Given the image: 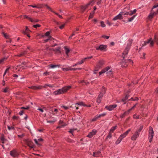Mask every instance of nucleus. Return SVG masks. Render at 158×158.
Returning <instances> with one entry per match:
<instances>
[{
    "instance_id": "nucleus-49",
    "label": "nucleus",
    "mask_w": 158,
    "mask_h": 158,
    "mask_svg": "<svg viewBox=\"0 0 158 158\" xmlns=\"http://www.w3.org/2000/svg\"><path fill=\"white\" fill-rule=\"evenodd\" d=\"M37 6V8H41L42 7V5L41 4H38L36 5Z\"/></svg>"
},
{
    "instance_id": "nucleus-53",
    "label": "nucleus",
    "mask_w": 158,
    "mask_h": 158,
    "mask_svg": "<svg viewBox=\"0 0 158 158\" xmlns=\"http://www.w3.org/2000/svg\"><path fill=\"white\" fill-rule=\"evenodd\" d=\"M136 104L135 105H134L131 109H130L129 110H128V113H129V112L131 111V110H132V109H133L136 106Z\"/></svg>"
},
{
    "instance_id": "nucleus-60",
    "label": "nucleus",
    "mask_w": 158,
    "mask_h": 158,
    "mask_svg": "<svg viewBox=\"0 0 158 158\" xmlns=\"http://www.w3.org/2000/svg\"><path fill=\"white\" fill-rule=\"evenodd\" d=\"M101 101V99L98 98L97 102L98 103H100Z\"/></svg>"
},
{
    "instance_id": "nucleus-35",
    "label": "nucleus",
    "mask_w": 158,
    "mask_h": 158,
    "mask_svg": "<svg viewBox=\"0 0 158 158\" xmlns=\"http://www.w3.org/2000/svg\"><path fill=\"white\" fill-rule=\"evenodd\" d=\"M135 17V15H134L133 16H132L131 18H129L128 21V22H131L134 19Z\"/></svg>"
},
{
    "instance_id": "nucleus-52",
    "label": "nucleus",
    "mask_w": 158,
    "mask_h": 158,
    "mask_svg": "<svg viewBox=\"0 0 158 158\" xmlns=\"http://www.w3.org/2000/svg\"><path fill=\"white\" fill-rule=\"evenodd\" d=\"M136 104L135 105H134L131 109H130L129 110H128V113H129V112L131 111V110H132V109H133L136 106Z\"/></svg>"
},
{
    "instance_id": "nucleus-12",
    "label": "nucleus",
    "mask_w": 158,
    "mask_h": 158,
    "mask_svg": "<svg viewBox=\"0 0 158 158\" xmlns=\"http://www.w3.org/2000/svg\"><path fill=\"white\" fill-rule=\"evenodd\" d=\"M110 69V67L108 66L105 68L104 69L102 70L101 72H99V75H101L102 73H105Z\"/></svg>"
},
{
    "instance_id": "nucleus-63",
    "label": "nucleus",
    "mask_w": 158,
    "mask_h": 158,
    "mask_svg": "<svg viewBox=\"0 0 158 158\" xmlns=\"http://www.w3.org/2000/svg\"><path fill=\"white\" fill-rule=\"evenodd\" d=\"M100 115L102 117H104V116H105L106 115V114L105 113H103L102 114H101Z\"/></svg>"
},
{
    "instance_id": "nucleus-62",
    "label": "nucleus",
    "mask_w": 158,
    "mask_h": 158,
    "mask_svg": "<svg viewBox=\"0 0 158 158\" xmlns=\"http://www.w3.org/2000/svg\"><path fill=\"white\" fill-rule=\"evenodd\" d=\"M49 34H50L49 31H47L45 33V35L46 36H48L49 35Z\"/></svg>"
},
{
    "instance_id": "nucleus-57",
    "label": "nucleus",
    "mask_w": 158,
    "mask_h": 158,
    "mask_svg": "<svg viewBox=\"0 0 158 158\" xmlns=\"http://www.w3.org/2000/svg\"><path fill=\"white\" fill-rule=\"evenodd\" d=\"M102 37L103 38H106V39H108L109 38V36H106L105 35H103L102 36Z\"/></svg>"
},
{
    "instance_id": "nucleus-64",
    "label": "nucleus",
    "mask_w": 158,
    "mask_h": 158,
    "mask_svg": "<svg viewBox=\"0 0 158 158\" xmlns=\"http://www.w3.org/2000/svg\"><path fill=\"white\" fill-rule=\"evenodd\" d=\"M37 110L40 111V112H44L43 110L41 108H38Z\"/></svg>"
},
{
    "instance_id": "nucleus-21",
    "label": "nucleus",
    "mask_w": 158,
    "mask_h": 158,
    "mask_svg": "<svg viewBox=\"0 0 158 158\" xmlns=\"http://www.w3.org/2000/svg\"><path fill=\"white\" fill-rule=\"evenodd\" d=\"M129 97V96L128 95H127L125 98H123L122 99V101L124 102V104H125L126 103V101L128 99Z\"/></svg>"
},
{
    "instance_id": "nucleus-27",
    "label": "nucleus",
    "mask_w": 158,
    "mask_h": 158,
    "mask_svg": "<svg viewBox=\"0 0 158 158\" xmlns=\"http://www.w3.org/2000/svg\"><path fill=\"white\" fill-rule=\"evenodd\" d=\"M94 13L95 11L94 10H93L90 13L89 17V19L92 18L93 17Z\"/></svg>"
},
{
    "instance_id": "nucleus-13",
    "label": "nucleus",
    "mask_w": 158,
    "mask_h": 158,
    "mask_svg": "<svg viewBox=\"0 0 158 158\" xmlns=\"http://www.w3.org/2000/svg\"><path fill=\"white\" fill-rule=\"evenodd\" d=\"M27 145L31 148H33V143L31 141L29 140H27L26 141Z\"/></svg>"
},
{
    "instance_id": "nucleus-11",
    "label": "nucleus",
    "mask_w": 158,
    "mask_h": 158,
    "mask_svg": "<svg viewBox=\"0 0 158 158\" xmlns=\"http://www.w3.org/2000/svg\"><path fill=\"white\" fill-rule=\"evenodd\" d=\"M149 130V138H153V137L154 131L152 127H150Z\"/></svg>"
},
{
    "instance_id": "nucleus-42",
    "label": "nucleus",
    "mask_w": 158,
    "mask_h": 158,
    "mask_svg": "<svg viewBox=\"0 0 158 158\" xmlns=\"http://www.w3.org/2000/svg\"><path fill=\"white\" fill-rule=\"evenodd\" d=\"M98 118L96 116H95L91 120V122H94L96 121Z\"/></svg>"
},
{
    "instance_id": "nucleus-28",
    "label": "nucleus",
    "mask_w": 158,
    "mask_h": 158,
    "mask_svg": "<svg viewBox=\"0 0 158 158\" xmlns=\"http://www.w3.org/2000/svg\"><path fill=\"white\" fill-rule=\"evenodd\" d=\"M116 127H117V126H114V127H112L110 129V132H111V133H113L114 131L116 129Z\"/></svg>"
},
{
    "instance_id": "nucleus-44",
    "label": "nucleus",
    "mask_w": 158,
    "mask_h": 158,
    "mask_svg": "<svg viewBox=\"0 0 158 158\" xmlns=\"http://www.w3.org/2000/svg\"><path fill=\"white\" fill-rule=\"evenodd\" d=\"M41 26V25L40 24H36L35 25H34L33 27L35 28H37V27H40Z\"/></svg>"
},
{
    "instance_id": "nucleus-58",
    "label": "nucleus",
    "mask_w": 158,
    "mask_h": 158,
    "mask_svg": "<svg viewBox=\"0 0 158 158\" xmlns=\"http://www.w3.org/2000/svg\"><path fill=\"white\" fill-rule=\"evenodd\" d=\"M22 54V55H24L27 53V51H26L24 52H21Z\"/></svg>"
},
{
    "instance_id": "nucleus-18",
    "label": "nucleus",
    "mask_w": 158,
    "mask_h": 158,
    "mask_svg": "<svg viewBox=\"0 0 158 158\" xmlns=\"http://www.w3.org/2000/svg\"><path fill=\"white\" fill-rule=\"evenodd\" d=\"M76 105L77 106H87V105L85 104L83 102H79L77 103L76 104Z\"/></svg>"
},
{
    "instance_id": "nucleus-36",
    "label": "nucleus",
    "mask_w": 158,
    "mask_h": 158,
    "mask_svg": "<svg viewBox=\"0 0 158 158\" xmlns=\"http://www.w3.org/2000/svg\"><path fill=\"white\" fill-rule=\"evenodd\" d=\"M125 63L129 62V63H130L131 64H132L133 63V62L132 61V60L130 59L126 60V61H125Z\"/></svg>"
},
{
    "instance_id": "nucleus-33",
    "label": "nucleus",
    "mask_w": 158,
    "mask_h": 158,
    "mask_svg": "<svg viewBox=\"0 0 158 158\" xmlns=\"http://www.w3.org/2000/svg\"><path fill=\"white\" fill-rule=\"evenodd\" d=\"M105 90H106L105 88L102 87L100 93L104 94L105 93Z\"/></svg>"
},
{
    "instance_id": "nucleus-20",
    "label": "nucleus",
    "mask_w": 158,
    "mask_h": 158,
    "mask_svg": "<svg viewBox=\"0 0 158 158\" xmlns=\"http://www.w3.org/2000/svg\"><path fill=\"white\" fill-rule=\"evenodd\" d=\"M110 69L108 71L106 72L108 76L111 75L113 73V71L112 69H110Z\"/></svg>"
},
{
    "instance_id": "nucleus-17",
    "label": "nucleus",
    "mask_w": 158,
    "mask_h": 158,
    "mask_svg": "<svg viewBox=\"0 0 158 158\" xmlns=\"http://www.w3.org/2000/svg\"><path fill=\"white\" fill-rule=\"evenodd\" d=\"M104 62L103 60H100L99 61L97 65L99 67L101 68L102 66L104 64Z\"/></svg>"
},
{
    "instance_id": "nucleus-54",
    "label": "nucleus",
    "mask_w": 158,
    "mask_h": 158,
    "mask_svg": "<svg viewBox=\"0 0 158 158\" xmlns=\"http://www.w3.org/2000/svg\"><path fill=\"white\" fill-rule=\"evenodd\" d=\"M136 104L135 105H134L131 109H130L129 110H128V113H129V112L131 111V110H132V109H133L136 106Z\"/></svg>"
},
{
    "instance_id": "nucleus-48",
    "label": "nucleus",
    "mask_w": 158,
    "mask_h": 158,
    "mask_svg": "<svg viewBox=\"0 0 158 158\" xmlns=\"http://www.w3.org/2000/svg\"><path fill=\"white\" fill-rule=\"evenodd\" d=\"M34 141H35V143L37 144L38 145H41V144H40V143H38V142H38V140H37L36 139H34Z\"/></svg>"
},
{
    "instance_id": "nucleus-5",
    "label": "nucleus",
    "mask_w": 158,
    "mask_h": 158,
    "mask_svg": "<svg viewBox=\"0 0 158 158\" xmlns=\"http://www.w3.org/2000/svg\"><path fill=\"white\" fill-rule=\"evenodd\" d=\"M93 0L89 2L85 6H82L81 7V10L82 12H84L85 10L89 6L91 5H93Z\"/></svg>"
},
{
    "instance_id": "nucleus-23",
    "label": "nucleus",
    "mask_w": 158,
    "mask_h": 158,
    "mask_svg": "<svg viewBox=\"0 0 158 158\" xmlns=\"http://www.w3.org/2000/svg\"><path fill=\"white\" fill-rule=\"evenodd\" d=\"M155 41L158 44V33L156 34L154 36Z\"/></svg>"
},
{
    "instance_id": "nucleus-34",
    "label": "nucleus",
    "mask_w": 158,
    "mask_h": 158,
    "mask_svg": "<svg viewBox=\"0 0 158 158\" xmlns=\"http://www.w3.org/2000/svg\"><path fill=\"white\" fill-rule=\"evenodd\" d=\"M30 21L32 22H37L39 21V20L38 19H32L31 18Z\"/></svg>"
},
{
    "instance_id": "nucleus-26",
    "label": "nucleus",
    "mask_w": 158,
    "mask_h": 158,
    "mask_svg": "<svg viewBox=\"0 0 158 158\" xmlns=\"http://www.w3.org/2000/svg\"><path fill=\"white\" fill-rule=\"evenodd\" d=\"M10 89L8 87H6L3 90V92L4 93H9Z\"/></svg>"
},
{
    "instance_id": "nucleus-50",
    "label": "nucleus",
    "mask_w": 158,
    "mask_h": 158,
    "mask_svg": "<svg viewBox=\"0 0 158 158\" xmlns=\"http://www.w3.org/2000/svg\"><path fill=\"white\" fill-rule=\"evenodd\" d=\"M65 25V23L62 24V25H61V26H60L59 27L60 28V29H63V28L64 27Z\"/></svg>"
},
{
    "instance_id": "nucleus-32",
    "label": "nucleus",
    "mask_w": 158,
    "mask_h": 158,
    "mask_svg": "<svg viewBox=\"0 0 158 158\" xmlns=\"http://www.w3.org/2000/svg\"><path fill=\"white\" fill-rule=\"evenodd\" d=\"M111 133L110 132L109 133L108 135H107L106 138V139H110L112 137L111 135Z\"/></svg>"
},
{
    "instance_id": "nucleus-2",
    "label": "nucleus",
    "mask_w": 158,
    "mask_h": 158,
    "mask_svg": "<svg viewBox=\"0 0 158 158\" xmlns=\"http://www.w3.org/2000/svg\"><path fill=\"white\" fill-rule=\"evenodd\" d=\"M132 42V40H129L128 43H127V46L126 48L123 53L124 55H127V54L129 50L130 47L131 45V44Z\"/></svg>"
},
{
    "instance_id": "nucleus-15",
    "label": "nucleus",
    "mask_w": 158,
    "mask_h": 158,
    "mask_svg": "<svg viewBox=\"0 0 158 158\" xmlns=\"http://www.w3.org/2000/svg\"><path fill=\"white\" fill-rule=\"evenodd\" d=\"M158 13V9L157 11L156 12H155L154 11L152 12L151 13H150V14L148 16V17H149V19H152L153 18V16L155 14H157Z\"/></svg>"
},
{
    "instance_id": "nucleus-3",
    "label": "nucleus",
    "mask_w": 158,
    "mask_h": 158,
    "mask_svg": "<svg viewBox=\"0 0 158 158\" xmlns=\"http://www.w3.org/2000/svg\"><path fill=\"white\" fill-rule=\"evenodd\" d=\"M154 43V41L152 40V38H150L144 42V43L142 44V47L147 45L148 44H149L150 47H152Z\"/></svg>"
},
{
    "instance_id": "nucleus-56",
    "label": "nucleus",
    "mask_w": 158,
    "mask_h": 158,
    "mask_svg": "<svg viewBox=\"0 0 158 158\" xmlns=\"http://www.w3.org/2000/svg\"><path fill=\"white\" fill-rule=\"evenodd\" d=\"M59 124L60 125H62L66 124L65 123H64L62 121L60 120L59 122Z\"/></svg>"
},
{
    "instance_id": "nucleus-4",
    "label": "nucleus",
    "mask_w": 158,
    "mask_h": 158,
    "mask_svg": "<svg viewBox=\"0 0 158 158\" xmlns=\"http://www.w3.org/2000/svg\"><path fill=\"white\" fill-rule=\"evenodd\" d=\"M107 47V46L106 45L102 44L99 46H96L95 48L97 50H100L102 51H105Z\"/></svg>"
},
{
    "instance_id": "nucleus-47",
    "label": "nucleus",
    "mask_w": 158,
    "mask_h": 158,
    "mask_svg": "<svg viewBox=\"0 0 158 158\" xmlns=\"http://www.w3.org/2000/svg\"><path fill=\"white\" fill-rule=\"evenodd\" d=\"M34 141H35V143L37 144L38 145H41V144H40V143H38V142H38V140H37L36 139H34Z\"/></svg>"
},
{
    "instance_id": "nucleus-38",
    "label": "nucleus",
    "mask_w": 158,
    "mask_h": 158,
    "mask_svg": "<svg viewBox=\"0 0 158 158\" xmlns=\"http://www.w3.org/2000/svg\"><path fill=\"white\" fill-rule=\"evenodd\" d=\"M101 68L100 67H98V66L97 65V66H96V67L95 68V69L94 70V71H96V72H98V70H99V69H100Z\"/></svg>"
},
{
    "instance_id": "nucleus-45",
    "label": "nucleus",
    "mask_w": 158,
    "mask_h": 158,
    "mask_svg": "<svg viewBox=\"0 0 158 158\" xmlns=\"http://www.w3.org/2000/svg\"><path fill=\"white\" fill-rule=\"evenodd\" d=\"M52 37L51 36L49 37V38L44 40V41L45 43L47 42L48 40H51Z\"/></svg>"
},
{
    "instance_id": "nucleus-40",
    "label": "nucleus",
    "mask_w": 158,
    "mask_h": 158,
    "mask_svg": "<svg viewBox=\"0 0 158 158\" xmlns=\"http://www.w3.org/2000/svg\"><path fill=\"white\" fill-rule=\"evenodd\" d=\"M103 94L100 93V94L98 96V98L101 99L103 97Z\"/></svg>"
},
{
    "instance_id": "nucleus-31",
    "label": "nucleus",
    "mask_w": 158,
    "mask_h": 158,
    "mask_svg": "<svg viewBox=\"0 0 158 158\" xmlns=\"http://www.w3.org/2000/svg\"><path fill=\"white\" fill-rule=\"evenodd\" d=\"M143 126L142 125L140 126L139 128L136 131H138V132L140 133V132L143 129Z\"/></svg>"
},
{
    "instance_id": "nucleus-19",
    "label": "nucleus",
    "mask_w": 158,
    "mask_h": 158,
    "mask_svg": "<svg viewBox=\"0 0 158 158\" xmlns=\"http://www.w3.org/2000/svg\"><path fill=\"white\" fill-rule=\"evenodd\" d=\"M54 51H55L56 52L59 53H60L61 52L60 51V47H58L57 48H56L54 49Z\"/></svg>"
},
{
    "instance_id": "nucleus-6",
    "label": "nucleus",
    "mask_w": 158,
    "mask_h": 158,
    "mask_svg": "<svg viewBox=\"0 0 158 158\" xmlns=\"http://www.w3.org/2000/svg\"><path fill=\"white\" fill-rule=\"evenodd\" d=\"M123 15V13L121 12L118 15L114 17L113 19V20L115 21L118 19H122L123 18V17L122 16Z\"/></svg>"
},
{
    "instance_id": "nucleus-9",
    "label": "nucleus",
    "mask_w": 158,
    "mask_h": 158,
    "mask_svg": "<svg viewBox=\"0 0 158 158\" xmlns=\"http://www.w3.org/2000/svg\"><path fill=\"white\" fill-rule=\"evenodd\" d=\"M97 132V131L96 130L94 129L91 132H90L88 135H87V137L89 138H91L92 136L95 135Z\"/></svg>"
},
{
    "instance_id": "nucleus-39",
    "label": "nucleus",
    "mask_w": 158,
    "mask_h": 158,
    "mask_svg": "<svg viewBox=\"0 0 158 158\" xmlns=\"http://www.w3.org/2000/svg\"><path fill=\"white\" fill-rule=\"evenodd\" d=\"M133 117L134 118L138 119L139 118V115H137L136 114H135L133 115Z\"/></svg>"
},
{
    "instance_id": "nucleus-51",
    "label": "nucleus",
    "mask_w": 158,
    "mask_h": 158,
    "mask_svg": "<svg viewBox=\"0 0 158 158\" xmlns=\"http://www.w3.org/2000/svg\"><path fill=\"white\" fill-rule=\"evenodd\" d=\"M23 33L25 35H27V36L28 37H30V36L28 34H27V32H26V31H23Z\"/></svg>"
},
{
    "instance_id": "nucleus-55",
    "label": "nucleus",
    "mask_w": 158,
    "mask_h": 158,
    "mask_svg": "<svg viewBox=\"0 0 158 158\" xmlns=\"http://www.w3.org/2000/svg\"><path fill=\"white\" fill-rule=\"evenodd\" d=\"M61 108H64V109L65 110H67V109H68L69 108L68 107L64 106H61Z\"/></svg>"
},
{
    "instance_id": "nucleus-46",
    "label": "nucleus",
    "mask_w": 158,
    "mask_h": 158,
    "mask_svg": "<svg viewBox=\"0 0 158 158\" xmlns=\"http://www.w3.org/2000/svg\"><path fill=\"white\" fill-rule=\"evenodd\" d=\"M66 125V124H64V125H63L58 126L57 127V128H60L62 127H64Z\"/></svg>"
},
{
    "instance_id": "nucleus-25",
    "label": "nucleus",
    "mask_w": 158,
    "mask_h": 158,
    "mask_svg": "<svg viewBox=\"0 0 158 158\" xmlns=\"http://www.w3.org/2000/svg\"><path fill=\"white\" fill-rule=\"evenodd\" d=\"M86 59H87V58H85L82 59V60H81L79 62L77 63V64H78V65L81 64H82V63H83L84 62V61Z\"/></svg>"
},
{
    "instance_id": "nucleus-43",
    "label": "nucleus",
    "mask_w": 158,
    "mask_h": 158,
    "mask_svg": "<svg viewBox=\"0 0 158 158\" xmlns=\"http://www.w3.org/2000/svg\"><path fill=\"white\" fill-rule=\"evenodd\" d=\"M101 26L103 27L106 26L105 24L104 23V22L103 21H101Z\"/></svg>"
},
{
    "instance_id": "nucleus-22",
    "label": "nucleus",
    "mask_w": 158,
    "mask_h": 158,
    "mask_svg": "<svg viewBox=\"0 0 158 158\" xmlns=\"http://www.w3.org/2000/svg\"><path fill=\"white\" fill-rule=\"evenodd\" d=\"M64 48L65 50L66 54L67 55V56H69L68 53L69 52H70V50L68 48H67V47H66L65 46H64Z\"/></svg>"
},
{
    "instance_id": "nucleus-10",
    "label": "nucleus",
    "mask_w": 158,
    "mask_h": 158,
    "mask_svg": "<svg viewBox=\"0 0 158 158\" xmlns=\"http://www.w3.org/2000/svg\"><path fill=\"white\" fill-rule=\"evenodd\" d=\"M117 106L116 104H114L113 105H110L109 106H106L105 107V108L109 111H111L114 108H115Z\"/></svg>"
},
{
    "instance_id": "nucleus-16",
    "label": "nucleus",
    "mask_w": 158,
    "mask_h": 158,
    "mask_svg": "<svg viewBox=\"0 0 158 158\" xmlns=\"http://www.w3.org/2000/svg\"><path fill=\"white\" fill-rule=\"evenodd\" d=\"M101 152L100 151H98L97 152H93V156L94 157H98L100 156L101 155V154L100 153Z\"/></svg>"
},
{
    "instance_id": "nucleus-61",
    "label": "nucleus",
    "mask_w": 158,
    "mask_h": 158,
    "mask_svg": "<svg viewBox=\"0 0 158 158\" xmlns=\"http://www.w3.org/2000/svg\"><path fill=\"white\" fill-rule=\"evenodd\" d=\"M145 55H146V54H145V53H143V55H142L143 56L142 57L141 56V58H142V59H145Z\"/></svg>"
},
{
    "instance_id": "nucleus-14",
    "label": "nucleus",
    "mask_w": 158,
    "mask_h": 158,
    "mask_svg": "<svg viewBox=\"0 0 158 158\" xmlns=\"http://www.w3.org/2000/svg\"><path fill=\"white\" fill-rule=\"evenodd\" d=\"M29 88L34 90H37L41 89L42 88V86H34L31 87H29Z\"/></svg>"
},
{
    "instance_id": "nucleus-30",
    "label": "nucleus",
    "mask_w": 158,
    "mask_h": 158,
    "mask_svg": "<svg viewBox=\"0 0 158 158\" xmlns=\"http://www.w3.org/2000/svg\"><path fill=\"white\" fill-rule=\"evenodd\" d=\"M49 66H50V68H51L52 69H53V68H55L57 67H59V65H49Z\"/></svg>"
},
{
    "instance_id": "nucleus-24",
    "label": "nucleus",
    "mask_w": 158,
    "mask_h": 158,
    "mask_svg": "<svg viewBox=\"0 0 158 158\" xmlns=\"http://www.w3.org/2000/svg\"><path fill=\"white\" fill-rule=\"evenodd\" d=\"M131 130L130 129L128 130L123 134H122L121 135H122L123 136L124 138L128 134V133Z\"/></svg>"
},
{
    "instance_id": "nucleus-8",
    "label": "nucleus",
    "mask_w": 158,
    "mask_h": 158,
    "mask_svg": "<svg viewBox=\"0 0 158 158\" xmlns=\"http://www.w3.org/2000/svg\"><path fill=\"white\" fill-rule=\"evenodd\" d=\"M139 133L136 131L134 133L133 135L131 137V139L132 140H135L139 136Z\"/></svg>"
},
{
    "instance_id": "nucleus-41",
    "label": "nucleus",
    "mask_w": 158,
    "mask_h": 158,
    "mask_svg": "<svg viewBox=\"0 0 158 158\" xmlns=\"http://www.w3.org/2000/svg\"><path fill=\"white\" fill-rule=\"evenodd\" d=\"M124 138L123 136L122 135H121L120 137H119V138L118 139V140L120 141V142L121 141V140H122L123 138Z\"/></svg>"
},
{
    "instance_id": "nucleus-59",
    "label": "nucleus",
    "mask_w": 158,
    "mask_h": 158,
    "mask_svg": "<svg viewBox=\"0 0 158 158\" xmlns=\"http://www.w3.org/2000/svg\"><path fill=\"white\" fill-rule=\"evenodd\" d=\"M62 70L64 71H68L69 70V69H68V68H62Z\"/></svg>"
},
{
    "instance_id": "nucleus-29",
    "label": "nucleus",
    "mask_w": 158,
    "mask_h": 158,
    "mask_svg": "<svg viewBox=\"0 0 158 158\" xmlns=\"http://www.w3.org/2000/svg\"><path fill=\"white\" fill-rule=\"evenodd\" d=\"M2 34H3L4 37L6 39H8L9 38L10 36L9 35L7 34L6 33H5L3 32L2 33Z\"/></svg>"
},
{
    "instance_id": "nucleus-7",
    "label": "nucleus",
    "mask_w": 158,
    "mask_h": 158,
    "mask_svg": "<svg viewBox=\"0 0 158 158\" xmlns=\"http://www.w3.org/2000/svg\"><path fill=\"white\" fill-rule=\"evenodd\" d=\"M10 154L11 156L14 157H16L19 155L16 149H14L10 152Z\"/></svg>"
},
{
    "instance_id": "nucleus-37",
    "label": "nucleus",
    "mask_w": 158,
    "mask_h": 158,
    "mask_svg": "<svg viewBox=\"0 0 158 158\" xmlns=\"http://www.w3.org/2000/svg\"><path fill=\"white\" fill-rule=\"evenodd\" d=\"M129 113L128 111L125 112L121 116V117L122 118H123L125 115H126L127 114Z\"/></svg>"
},
{
    "instance_id": "nucleus-1",
    "label": "nucleus",
    "mask_w": 158,
    "mask_h": 158,
    "mask_svg": "<svg viewBox=\"0 0 158 158\" xmlns=\"http://www.w3.org/2000/svg\"><path fill=\"white\" fill-rule=\"evenodd\" d=\"M71 88V86H66L61 89H59L54 91L53 92V94L55 95L62 94L66 92Z\"/></svg>"
}]
</instances>
